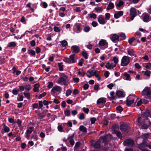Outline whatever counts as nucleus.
Returning <instances> with one entry per match:
<instances>
[{
    "mask_svg": "<svg viewBox=\"0 0 151 151\" xmlns=\"http://www.w3.org/2000/svg\"><path fill=\"white\" fill-rule=\"evenodd\" d=\"M123 75L124 76V78L127 80H130L131 78L129 74H128L127 73H125L123 74Z\"/></svg>",
    "mask_w": 151,
    "mask_h": 151,
    "instance_id": "obj_26",
    "label": "nucleus"
},
{
    "mask_svg": "<svg viewBox=\"0 0 151 151\" xmlns=\"http://www.w3.org/2000/svg\"><path fill=\"white\" fill-rule=\"evenodd\" d=\"M23 94L25 97L28 99H29L30 97V94L28 92H24L23 93Z\"/></svg>",
    "mask_w": 151,
    "mask_h": 151,
    "instance_id": "obj_30",
    "label": "nucleus"
},
{
    "mask_svg": "<svg viewBox=\"0 0 151 151\" xmlns=\"http://www.w3.org/2000/svg\"><path fill=\"white\" fill-rule=\"evenodd\" d=\"M84 60L83 59H81L78 61V65L82 66L83 65V63L84 62Z\"/></svg>",
    "mask_w": 151,
    "mask_h": 151,
    "instance_id": "obj_48",
    "label": "nucleus"
},
{
    "mask_svg": "<svg viewBox=\"0 0 151 151\" xmlns=\"http://www.w3.org/2000/svg\"><path fill=\"white\" fill-rule=\"evenodd\" d=\"M23 99V96L22 95H18V96L17 98V100L19 101H22Z\"/></svg>",
    "mask_w": 151,
    "mask_h": 151,
    "instance_id": "obj_49",
    "label": "nucleus"
},
{
    "mask_svg": "<svg viewBox=\"0 0 151 151\" xmlns=\"http://www.w3.org/2000/svg\"><path fill=\"white\" fill-rule=\"evenodd\" d=\"M130 62V58L127 56H124L121 60V65L122 66H125L128 65Z\"/></svg>",
    "mask_w": 151,
    "mask_h": 151,
    "instance_id": "obj_3",
    "label": "nucleus"
},
{
    "mask_svg": "<svg viewBox=\"0 0 151 151\" xmlns=\"http://www.w3.org/2000/svg\"><path fill=\"white\" fill-rule=\"evenodd\" d=\"M137 106H140L142 103V99H137Z\"/></svg>",
    "mask_w": 151,
    "mask_h": 151,
    "instance_id": "obj_44",
    "label": "nucleus"
},
{
    "mask_svg": "<svg viewBox=\"0 0 151 151\" xmlns=\"http://www.w3.org/2000/svg\"><path fill=\"white\" fill-rule=\"evenodd\" d=\"M109 137H111V136L110 134L109 135H106L104 137L101 136L100 137L99 140L101 141L102 140L103 142H105L106 141L107 138Z\"/></svg>",
    "mask_w": 151,
    "mask_h": 151,
    "instance_id": "obj_21",
    "label": "nucleus"
},
{
    "mask_svg": "<svg viewBox=\"0 0 151 151\" xmlns=\"http://www.w3.org/2000/svg\"><path fill=\"white\" fill-rule=\"evenodd\" d=\"M70 58L71 63L76 62L78 58L76 55L74 54L70 55Z\"/></svg>",
    "mask_w": 151,
    "mask_h": 151,
    "instance_id": "obj_17",
    "label": "nucleus"
},
{
    "mask_svg": "<svg viewBox=\"0 0 151 151\" xmlns=\"http://www.w3.org/2000/svg\"><path fill=\"white\" fill-rule=\"evenodd\" d=\"M24 89L27 91H29L31 89V86L29 84H27L25 85Z\"/></svg>",
    "mask_w": 151,
    "mask_h": 151,
    "instance_id": "obj_34",
    "label": "nucleus"
},
{
    "mask_svg": "<svg viewBox=\"0 0 151 151\" xmlns=\"http://www.w3.org/2000/svg\"><path fill=\"white\" fill-rule=\"evenodd\" d=\"M17 123L19 127H21L22 126V121L21 120L18 119L17 121Z\"/></svg>",
    "mask_w": 151,
    "mask_h": 151,
    "instance_id": "obj_58",
    "label": "nucleus"
},
{
    "mask_svg": "<svg viewBox=\"0 0 151 151\" xmlns=\"http://www.w3.org/2000/svg\"><path fill=\"white\" fill-rule=\"evenodd\" d=\"M71 93L72 91L71 90L69 89L67 90L66 91L65 93L66 96H68L71 94Z\"/></svg>",
    "mask_w": 151,
    "mask_h": 151,
    "instance_id": "obj_45",
    "label": "nucleus"
},
{
    "mask_svg": "<svg viewBox=\"0 0 151 151\" xmlns=\"http://www.w3.org/2000/svg\"><path fill=\"white\" fill-rule=\"evenodd\" d=\"M134 102L132 100H129V99H127V104L128 105H130L132 104H133Z\"/></svg>",
    "mask_w": 151,
    "mask_h": 151,
    "instance_id": "obj_42",
    "label": "nucleus"
},
{
    "mask_svg": "<svg viewBox=\"0 0 151 151\" xmlns=\"http://www.w3.org/2000/svg\"><path fill=\"white\" fill-rule=\"evenodd\" d=\"M53 29L54 31L57 32H59L60 31V28H59L58 27L55 26L53 28Z\"/></svg>",
    "mask_w": 151,
    "mask_h": 151,
    "instance_id": "obj_55",
    "label": "nucleus"
},
{
    "mask_svg": "<svg viewBox=\"0 0 151 151\" xmlns=\"http://www.w3.org/2000/svg\"><path fill=\"white\" fill-rule=\"evenodd\" d=\"M124 144L125 146H133L134 145V142L132 140L129 139L126 140L124 142Z\"/></svg>",
    "mask_w": 151,
    "mask_h": 151,
    "instance_id": "obj_13",
    "label": "nucleus"
},
{
    "mask_svg": "<svg viewBox=\"0 0 151 151\" xmlns=\"http://www.w3.org/2000/svg\"><path fill=\"white\" fill-rule=\"evenodd\" d=\"M71 49L72 51L73 52L75 53H78L79 51V48L76 45L72 46L71 47Z\"/></svg>",
    "mask_w": 151,
    "mask_h": 151,
    "instance_id": "obj_16",
    "label": "nucleus"
},
{
    "mask_svg": "<svg viewBox=\"0 0 151 151\" xmlns=\"http://www.w3.org/2000/svg\"><path fill=\"white\" fill-rule=\"evenodd\" d=\"M64 61L67 63H71V61L70 60V58H65L64 59Z\"/></svg>",
    "mask_w": 151,
    "mask_h": 151,
    "instance_id": "obj_57",
    "label": "nucleus"
},
{
    "mask_svg": "<svg viewBox=\"0 0 151 151\" xmlns=\"http://www.w3.org/2000/svg\"><path fill=\"white\" fill-rule=\"evenodd\" d=\"M42 68L45 69L46 72H49V69L50 68V66H48L46 68V66L45 64H42Z\"/></svg>",
    "mask_w": 151,
    "mask_h": 151,
    "instance_id": "obj_36",
    "label": "nucleus"
},
{
    "mask_svg": "<svg viewBox=\"0 0 151 151\" xmlns=\"http://www.w3.org/2000/svg\"><path fill=\"white\" fill-rule=\"evenodd\" d=\"M124 5V3L122 1H117L116 3V6L117 7H121Z\"/></svg>",
    "mask_w": 151,
    "mask_h": 151,
    "instance_id": "obj_24",
    "label": "nucleus"
},
{
    "mask_svg": "<svg viewBox=\"0 0 151 151\" xmlns=\"http://www.w3.org/2000/svg\"><path fill=\"white\" fill-rule=\"evenodd\" d=\"M94 9L96 12H99L102 10V9L101 7L97 6Z\"/></svg>",
    "mask_w": 151,
    "mask_h": 151,
    "instance_id": "obj_39",
    "label": "nucleus"
},
{
    "mask_svg": "<svg viewBox=\"0 0 151 151\" xmlns=\"http://www.w3.org/2000/svg\"><path fill=\"white\" fill-rule=\"evenodd\" d=\"M74 137V134H72L69 135L67 139H64L63 141L65 142H69L72 146H73L74 145L75 143L73 140Z\"/></svg>",
    "mask_w": 151,
    "mask_h": 151,
    "instance_id": "obj_6",
    "label": "nucleus"
},
{
    "mask_svg": "<svg viewBox=\"0 0 151 151\" xmlns=\"http://www.w3.org/2000/svg\"><path fill=\"white\" fill-rule=\"evenodd\" d=\"M39 85L38 83L35 84L34 85V88L33 89V91L35 92H38L39 90Z\"/></svg>",
    "mask_w": 151,
    "mask_h": 151,
    "instance_id": "obj_25",
    "label": "nucleus"
},
{
    "mask_svg": "<svg viewBox=\"0 0 151 151\" xmlns=\"http://www.w3.org/2000/svg\"><path fill=\"white\" fill-rule=\"evenodd\" d=\"M67 79V76L64 75L58 79L57 82L62 85H66V81Z\"/></svg>",
    "mask_w": 151,
    "mask_h": 151,
    "instance_id": "obj_7",
    "label": "nucleus"
},
{
    "mask_svg": "<svg viewBox=\"0 0 151 151\" xmlns=\"http://www.w3.org/2000/svg\"><path fill=\"white\" fill-rule=\"evenodd\" d=\"M82 55L86 59H88L87 54L86 52H82Z\"/></svg>",
    "mask_w": 151,
    "mask_h": 151,
    "instance_id": "obj_51",
    "label": "nucleus"
},
{
    "mask_svg": "<svg viewBox=\"0 0 151 151\" xmlns=\"http://www.w3.org/2000/svg\"><path fill=\"white\" fill-rule=\"evenodd\" d=\"M128 99L131 100H132L134 102V101L137 100V97L134 95H129L127 97Z\"/></svg>",
    "mask_w": 151,
    "mask_h": 151,
    "instance_id": "obj_22",
    "label": "nucleus"
},
{
    "mask_svg": "<svg viewBox=\"0 0 151 151\" xmlns=\"http://www.w3.org/2000/svg\"><path fill=\"white\" fill-rule=\"evenodd\" d=\"M125 96L124 92L120 90L117 91L116 93L115 97L116 98L123 97Z\"/></svg>",
    "mask_w": 151,
    "mask_h": 151,
    "instance_id": "obj_12",
    "label": "nucleus"
},
{
    "mask_svg": "<svg viewBox=\"0 0 151 151\" xmlns=\"http://www.w3.org/2000/svg\"><path fill=\"white\" fill-rule=\"evenodd\" d=\"M43 102L41 101H39V106L38 107V109H40L43 106Z\"/></svg>",
    "mask_w": 151,
    "mask_h": 151,
    "instance_id": "obj_59",
    "label": "nucleus"
},
{
    "mask_svg": "<svg viewBox=\"0 0 151 151\" xmlns=\"http://www.w3.org/2000/svg\"><path fill=\"white\" fill-rule=\"evenodd\" d=\"M106 101L105 98H100L98 99L97 101V103L99 104L105 103Z\"/></svg>",
    "mask_w": 151,
    "mask_h": 151,
    "instance_id": "obj_23",
    "label": "nucleus"
},
{
    "mask_svg": "<svg viewBox=\"0 0 151 151\" xmlns=\"http://www.w3.org/2000/svg\"><path fill=\"white\" fill-rule=\"evenodd\" d=\"M100 72L99 71L94 70L91 71H88L87 72L86 75L89 78H91L92 76H95L97 78L98 80L100 81L101 80V77L99 76Z\"/></svg>",
    "mask_w": 151,
    "mask_h": 151,
    "instance_id": "obj_1",
    "label": "nucleus"
},
{
    "mask_svg": "<svg viewBox=\"0 0 151 151\" xmlns=\"http://www.w3.org/2000/svg\"><path fill=\"white\" fill-rule=\"evenodd\" d=\"M33 129L34 127H29L27 128L25 133V137L28 139H29L30 134L33 131Z\"/></svg>",
    "mask_w": 151,
    "mask_h": 151,
    "instance_id": "obj_9",
    "label": "nucleus"
},
{
    "mask_svg": "<svg viewBox=\"0 0 151 151\" xmlns=\"http://www.w3.org/2000/svg\"><path fill=\"white\" fill-rule=\"evenodd\" d=\"M143 72L144 73V74L148 77H150V75L151 71L149 70H146L145 71H143Z\"/></svg>",
    "mask_w": 151,
    "mask_h": 151,
    "instance_id": "obj_40",
    "label": "nucleus"
},
{
    "mask_svg": "<svg viewBox=\"0 0 151 151\" xmlns=\"http://www.w3.org/2000/svg\"><path fill=\"white\" fill-rule=\"evenodd\" d=\"M28 52L30 55H31L32 56L34 55L35 54V52L34 50H28Z\"/></svg>",
    "mask_w": 151,
    "mask_h": 151,
    "instance_id": "obj_38",
    "label": "nucleus"
},
{
    "mask_svg": "<svg viewBox=\"0 0 151 151\" xmlns=\"http://www.w3.org/2000/svg\"><path fill=\"white\" fill-rule=\"evenodd\" d=\"M146 68L150 69L151 68V63H146V65L145 66Z\"/></svg>",
    "mask_w": 151,
    "mask_h": 151,
    "instance_id": "obj_56",
    "label": "nucleus"
},
{
    "mask_svg": "<svg viewBox=\"0 0 151 151\" xmlns=\"http://www.w3.org/2000/svg\"><path fill=\"white\" fill-rule=\"evenodd\" d=\"M123 13L124 12L123 11H118L114 14V17L116 19H118L120 17L122 16L123 15Z\"/></svg>",
    "mask_w": 151,
    "mask_h": 151,
    "instance_id": "obj_18",
    "label": "nucleus"
},
{
    "mask_svg": "<svg viewBox=\"0 0 151 151\" xmlns=\"http://www.w3.org/2000/svg\"><path fill=\"white\" fill-rule=\"evenodd\" d=\"M78 74L80 76H83L84 75V72L82 69H79L78 70Z\"/></svg>",
    "mask_w": 151,
    "mask_h": 151,
    "instance_id": "obj_33",
    "label": "nucleus"
},
{
    "mask_svg": "<svg viewBox=\"0 0 151 151\" xmlns=\"http://www.w3.org/2000/svg\"><path fill=\"white\" fill-rule=\"evenodd\" d=\"M135 40V38L134 37H132L131 38L129 39V40L128 41L129 42V43L130 45L132 44V43Z\"/></svg>",
    "mask_w": 151,
    "mask_h": 151,
    "instance_id": "obj_53",
    "label": "nucleus"
},
{
    "mask_svg": "<svg viewBox=\"0 0 151 151\" xmlns=\"http://www.w3.org/2000/svg\"><path fill=\"white\" fill-rule=\"evenodd\" d=\"M110 39L112 41L115 42L116 41L119 40V37L118 35L114 34L111 35Z\"/></svg>",
    "mask_w": 151,
    "mask_h": 151,
    "instance_id": "obj_15",
    "label": "nucleus"
},
{
    "mask_svg": "<svg viewBox=\"0 0 151 151\" xmlns=\"http://www.w3.org/2000/svg\"><path fill=\"white\" fill-rule=\"evenodd\" d=\"M135 36H137V38H139L141 36V33L139 32H137L135 33Z\"/></svg>",
    "mask_w": 151,
    "mask_h": 151,
    "instance_id": "obj_63",
    "label": "nucleus"
},
{
    "mask_svg": "<svg viewBox=\"0 0 151 151\" xmlns=\"http://www.w3.org/2000/svg\"><path fill=\"white\" fill-rule=\"evenodd\" d=\"M116 64H114L113 63H110L109 62L107 63L105 66L108 69H111L116 66Z\"/></svg>",
    "mask_w": 151,
    "mask_h": 151,
    "instance_id": "obj_19",
    "label": "nucleus"
},
{
    "mask_svg": "<svg viewBox=\"0 0 151 151\" xmlns=\"http://www.w3.org/2000/svg\"><path fill=\"white\" fill-rule=\"evenodd\" d=\"M88 16L90 18H93L94 19H96L97 17L96 15L94 13L89 14H88Z\"/></svg>",
    "mask_w": 151,
    "mask_h": 151,
    "instance_id": "obj_31",
    "label": "nucleus"
},
{
    "mask_svg": "<svg viewBox=\"0 0 151 151\" xmlns=\"http://www.w3.org/2000/svg\"><path fill=\"white\" fill-rule=\"evenodd\" d=\"M112 60L114 63V64H116H116L118 63L119 62L118 57L116 56L114 57L113 58Z\"/></svg>",
    "mask_w": 151,
    "mask_h": 151,
    "instance_id": "obj_28",
    "label": "nucleus"
},
{
    "mask_svg": "<svg viewBox=\"0 0 151 151\" xmlns=\"http://www.w3.org/2000/svg\"><path fill=\"white\" fill-rule=\"evenodd\" d=\"M62 90V88L61 87L56 85L52 88L51 91V93L52 95L55 96V93H60Z\"/></svg>",
    "mask_w": 151,
    "mask_h": 151,
    "instance_id": "obj_5",
    "label": "nucleus"
},
{
    "mask_svg": "<svg viewBox=\"0 0 151 151\" xmlns=\"http://www.w3.org/2000/svg\"><path fill=\"white\" fill-rule=\"evenodd\" d=\"M145 117L147 118L148 117L151 118V112L150 113L149 111H147L144 114L143 116L140 117H139L138 119V122L139 123L141 121V119L143 118V117Z\"/></svg>",
    "mask_w": 151,
    "mask_h": 151,
    "instance_id": "obj_11",
    "label": "nucleus"
},
{
    "mask_svg": "<svg viewBox=\"0 0 151 151\" xmlns=\"http://www.w3.org/2000/svg\"><path fill=\"white\" fill-rule=\"evenodd\" d=\"M79 129L80 131L84 132H86L87 131L86 128L83 125H81L79 127Z\"/></svg>",
    "mask_w": 151,
    "mask_h": 151,
    "instance_id": "obj_32",
    "label": "nucleus"
},
{
    "mask_svg": "<svg viewBox=\"0 0 151 151\" xmlns=\"http://www.w3.org/2000/svg\"><path fill=\"white\" fill-rule=\"evenodd\" d=\"M62 45L63 47H65L67 46V42L65 40H63L61 42Z\"/></svg>",
    "mask_w": 151,
    "mask_h": 151,
    "instance_id": "obj_43",
    "label": "nucleus"
},
{
    "mask_svg": "<svg viewBox=\"0 0 151 151\" xmlns=\"http://www.w3.org/2000/svg\"><path fill=\"white\" fill-rule=\"evenodd\" d=\"M90 28L88 26H86L84 28V30L86 32H88L90 30Z\"/></svg>",
    "mask_w": 151,
    "mask_h": 151,
    "instance_id": "obj_52",
    "label": "nucleus"
},
{
    "mask_svg": "<svg viewBox=\"0 0 151 151\" xmlns=\"http://www.w3.org/2000/svg\"><path fill=\"white\" fill-rule=\"evenodd\" d=\"M127 52L128 54L131 56H134V57H136V55L135 54V52L132 49H129L127 50Z\"/></svg>",
    "mask_w": 151,
    "mask_h": 151,
    "instance_id": "obj_20",
    "label": "nucleus"
},
{
    "mask_svg": "<svg viewBox=\"0 0 151 151\" xmlns=\"http://www.w3.org/2000/svg\"><path fill=\"white\" fill-rule=\"evenodd\" d=\"M130 15L131 16V19L133 20L137 15V12L135 8L134 7L131 8L130 10Z\"/></svg>",
    "mask_w": 151,
    "mask_h": 151,
    "instance_id": "obj_8",
    "label": "nucleus"
},
{
    "mask_svg": "<svg viewBox=\"0 0 151 151\" xmlns=\"http://www.w3.org/2000/svg\"><path fill=\"white\" fill-rule=\"evenodd\" d=\"M116 135L120 139H121L122 136L121 133L119 132H116Z\"/></svg>",
    "mask_w": 151,
    "mask_h": 151,
    "instance_id": "obj_47",
    "label": "nucleus"
},
{
    "mask_svg": "<svg viewBox=\"0 0 151 151\" xmlns=\"http://www.w3.org/2000/svg\"><path fill=\"white\" fill-rule=\"evenodd\" d=\"M98 20L100 24H104L106 22V20L101 15H100L98 17Z\"/></svg>",
    "mask_w": 151,
    "mask_h": 151,
    "instance_id": "obj_10",
    "label": "nucleus"
},
{
    "mask_svg": "<svg viewBox=\"0 0 151 151\" xmlns=\"http://www.w3.org/2000/svg\"><path fill=\"white\" fill-rule=\"evenodd\" d=\"M100 140H98L97 142H96L93 145L94 147L96 148H99L100 147Z\"/></svg>",
    "mask_w": 151,
    "mask_h": 151,
    "instance_id": "obj_29",
    "label": "nucleus"
},
{
    "mask_svg": "<svg viewBox=\"0 0 151 151\" xmlns=\"http://www.w3.org/2000/svg\"><path fill=\"white\" fill-rule=\"evenodd\" d=\"M85 118V116L83 113H81L80 114V116L79 118L80 120H83Z\"/></svg>",
    "mask_w": 151,
    "mask_h": 151,
    "instance_id": "obj_60",
    "label": "nucleus"
},
{
    "mask_svg": "<svg viewBox=\"0 0 151 151\" xmlns=\"http://www.w3.org/2000/svg\"><path fill=\"white\" fill-rule=\"evenodd\" d=\"M58 129L60 132H62L63 131V128L61 125H59L58 127Z\"/></svg>",
    "mask_w": 151,
    "mask_h": 151,
    "instance_id": "obj_62",
    "label": "nucleus"
},
{
    "mask_svg": "<svg viewBox=\"0 0 151 151\" xmlns=\"http://www.w3.org/2000/svg\"><path fill=\"white\" fill-rule=\"evenodd\" d=\"M142 95L144 96L145 98H148L151 99V89L146 87L142 92Z\"/></svg>",
    "mask_w": 151,
    "mask_h": 151,
    "instance_id": "obj_2",
    "label": "nucleus"
},
{
    "mask_svg": "<svg viewBox=\"0 0 151 151\" xmlns=\"http://www.w3.org/2000/svg\"><path fill=\"white\" fill-rule=\"evenodd\" d=\"M114 4L112 2H110L107 8V10H110L113 9L114 7Z\"/></svg>",
    "mask_w": 151,
    "mask_h": 151,
    "instance_id": "obj_27",
    "label": "nucleus"
},
{
    "mask_svg": "<svg viewBox=\"0 0 151 151\" xmlns=\"http://www.w3.org/2000/svg\"><path fill=\"white\" fill-rule=\"evenodd\" d=\"M64 114L67 116H69L70 114V111L69 110H66L64 111Z\"/></svg>",
    "mask_w": 151,
    "mask_h": 151,
    "instance_id": "obj_50",
    "label": "nucleus"
},
{
    "mask_svg": "<svg viewBox=\"0 0 151 151\" xmlns=\"http://www.w3.org/2000/svg\"><path fill=\"white\" fill-rule=\"evenodd\" d=\"M58 65L59 70L60 71H62L63 70V65L62 63H58Z\"/></svg>",
    "mask_w": 151,
    "mask_h": 151,
    "instance_id": "obj_35",
    "label": "nucleus"
},
{
    "mask_svg": "<svg viewBox=\"0 0 151 151\" xmlns=\"http://www.w3.org/2000/svg\"><path fill=\"white\" fill-rule=\"evenodd\" d=\"M120 129L122 131L124 132H127L126 129H127V127L124 124L120 126Z\"/></svg>",
    "mask_w": 151,
    "mask_h": 151,
    "instance_id": "obj_37",
    "label": "nucleus"
},
{
    "mask_svg": "<svg viewBox=\"0 0 151 151\" xmlns=\"http://www.w3.org/2000/svg\"><path fill=\"white\" fill-rule=\"evenodd\" d=\"M99 45L100 48L102 50H104L107 48L108 47V42L105 40H101L99 42Z\"/></svg>",
    "mask_w": 151,
    "mask_h": 151,
    "instance_id": "obj_4",
    "label": "nucleus"
},
{
    "mask_svg": "<svg viewBox=\"0 0 151 151\" xmlns=\"http://www.w3.org/2000/svg\"><path fill=\"white\" fill-rule=\"evenodd\" d=\"M143 21L145 22H148L151 20L150 16L147 13H144L143 14Z\"/></svg>",
    "mask_w": 151,
    "mask_h": 151,
    "instance_id": "obj_14",
    "label": "nucleus"
},
{
    "mask_svg": "<svg viewBox=\"0 0 151 151\" xmlns=\"http://www.w3.org/2000/svg\"><path fill=\"white\" fill-rule=\"evenodd\" d=\"M91 24L93 27H95L98 25V24L96 22L93 21L92 22Z\"/></svg>",
    "mask_w": 151,
    "mask_h": 151,
    "instance_id": "obj_64",
    "label": "nucleus"
},
{
    "mask_svg": "<svg viewBox=\"0 0 151 151\" xmlns=\"http://www.w3.org/2000/svg\"><path fill=\"white\" fill-rule=\"evenodd\" d=\"M148 127V126L146 124H144L141 126V128L143 129H146Z\"/></svg>",
    "mask_w": 151,
    "mask_h": 151,
    "instance_id": "obj_61",
    "label": "nucleus"
},
{
    "mask_svg": "<svg viewBox=\"0 0 151 151\" xmlns=\"http://www.w3.org/2000/svg\"><path fill=\"white\" fill-rule=\"evenodd\" d=\"M4 129L5 132H8L10 130L9 128L5 125H4Z\"/></svg>",
    "mask_w": 151,
    "mask_h": 151,
    "instance_id": "obj_46",
    "label": "nucleus"
},
{
    "mask_svg": "<svg viewBox=\"0 0 151 151\" xmlns=\"http://www.w3.org/2000/svg\"><path fill=\"white\" fill-rule=\"evenodd\" d=\"M105 19L106 20H108L110 19V14L109 13H107L105 14Z\"/></svg>",
    "mask_w": 151,
    "mask_h": 151,
    "instance_id": "obj_54",
    "label": "nucleus"
},
{
    "mask_svg": "<svg viewBox=\"0 0 151 151\" xmlns=\"http://www.w3.org/2000/svg\"><path fill=\"white\" fill-rule=\"evenodd\" d=\"M149 135V134H145L142 135V137L144 139H146L148 138Z\"/></svg>",
    "mask_w": 151,
    "mask_h": 151,
    "instance_id": "obj_41",
    "label": "nucleus"
}]
</instances>
